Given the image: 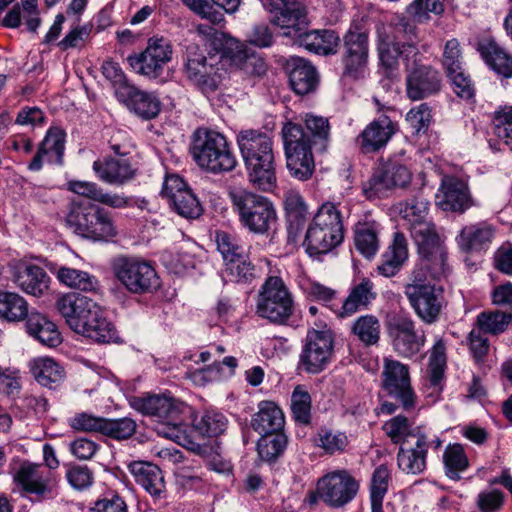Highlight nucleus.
<instances>
[{"instance_id": "nucleus-42", "label": "nucleus", "mask_w": 512, "mask_h": 512, "mask_svg": "<svg viewBox=\"0 0 512 512\" xmlns=\"http://www.w3.org/2000/svg\"><path fill=\"white\" fill-rule=\"evenodd\" d=\"M478 51L484 61L499 75L512 77V56L494 40L485 39L478 43Z\"/></svg>"}, {"instance_id": "nucleus-57", "label": "nucleus", "mask_w": 512, "mask_h": 512, "mask_svg": "<svg viewBox=\"0 0 512 512\" xmlns=\"http://www.w3.org/2000/svg\"><path fill=\"white\" fill-rule=\"evenodd\" d=\"M136 428V422L129 417L105 418L102 435L118 441L126 440L133 436Z\"/></svg>"}, {"instance_id": "nucleus-1", "label": "nucleus", "mask_w": 512, "mask_h": 512, "mask_svg": "<svg viewBox=\"0 0 512 512\" xmlns=\"http://www.w3.org/2000/svg\"><path fill=\"white\" fill-rule=\"evenodd\" d=\"M286 167L290 176L299 181L311 178L315 170L312 150L324 152L330 140L327 118L307 114L305 128L297 123L286 122L281 130Z\"/></svg>"}, {"instance_id": "nucleus-61", "label": "nucleus", "mask_w": 512, "mask_h": 512, "mask_svg": "<svg viewBox=\"0 0 512 512\" xmlns=\"http://www.w3.org/2000/svg\"><path fill=\"white\" fill-rule=\"evenodd\" d=\"M428 205L429 201L421 193L406 200L403 213L404 218L411 224L410 228H413L418 223H430L425 220L428 213Z\"/></svg>"}, {"instance_id": "nucleus-2", "label": "nucleus", "mask_w": 512, "mask_h": 512, "mask_svg": "<svg viewBox=\"0 0 512 512\" xmlns=\"http://www.w3.org/2000/svg\"><path fill=\"white\" fill-rule=\"evenodd\" d=\"M66 324L77 334L97 343L117 342V330L110 322L102 307L93 299L76 292L59 297L55 303Z\"/></svg>"}, {"instance_id": "nucleus-9", "label": "nucleus", "mask_w": 512, "mask_h": 512, "mask_svg": "<svg viewBox=\"0 0 512 512\" xmlns=\"http://www.w3.org/2000/svg\"><path fill=\"white\" fill-rule=\"evenodd\" d=\"M115 278L131 293H152L160 287L156 270L147 260L120 256L113 260Z\"/></svg>"}, {"instance_id": "nucleus-47", "label": "nucleus", "mask_w": 512, "mask_h": 512, "mask_svg": "<svg viewBox=\"0 0 512 512\" xmlns=\"http://www.w3.org/2000/svg\"><path fill=\"white\" fill-rule=\"evenodd\" d=\"M28 303L18 293L0 290V318L20 322L29 317Z\"/></svg>"}, {"instance_id": "nucleus-38", "label": "nucleus", "mask_w": 512, "mask_h": 512, "mask_svg": "<svg viewBox=\"0 0 512 512\" xmlns=\"http://www.w3.org/2000/svg\"><path fill=\"white\" fill-rule=\"evenodd\" d=\"M211 32L208 33L206 46L209 50V56H214L219 62L227 59L233 64L239 59V55L244 49L242 44L230 35L214 30L208 27Z\"/></svg>"}, {"instance_id": "nucleus-14", "label": "nucleus", "mask_w": 512, "mask_h": 512, "mask_svg": "<svg viewBox=\"0 0 512 512\" xmlns=\"http://www.w3.org/2000/svg\"><path fill=\"white\" fill-rule=\"evenodd\" d=\"M221 68L214 56L206 57L195 44L187 46L184 72L187 79L203 93L217 90Z\"/></svg>"}, {"instance_id": "nucleus-25", "label": "nucleus", "mask_w": 512, "mask_h": 512, "mask_svg": "<svg viewBox=\"0 0 512 512\" xmlns=\"http://www.w3.org/2000/svg\"><path fill=\"white\" fill-rule=\"evenodd\" d=\"M436 204L444 211L463 213L470 207L467 185L457 177L444 176L436 194Z\"/></svg>"}, {"instance_id": "nucleus-20", "label": "nucleus", "mask_w": 512, "mask_h": 512, "mask_svg": "<svg viewBox=\"0 0 512 512\" xmlns=\"http://www.w3.org/2000/svg\"><path fill=\"white\" fill-rule=\"evenodd\" d=\"M411 181L408 168L398 162L389 161L374 170L363 183V192L368 199L385 196L394 188H404Z\"/></svg>"}, {"instance_id": "nucleus-49", "label": "nucleus", "mask_w": 512, "mask_h": 512, "mask_svg": "<svg viewBox=\"0 0 512 512\" xmlns=\"http://www.w3.org/2000/svg\"><path fill=\"white\" fill-rule=\"evenodd\" d=\"M66 133L59 127H51L39 145L50 163L61 165L65 149Z\"/></svg>"}, {"instance_id": "nucleus-48", "label": "nucleus", "mask_w": 512, "mask_h": 512, "mask_svg": "<svg viewBox=\"0 0 512 512\" xmlns=\"http://www.w3.org/2000/svg\"><path fill=\"white\" fill-rule=\"evenodd\" d=\"M381 325L374 315L358 317L352 324L351 332L365 346L377 345L380 340Z\"/></svg>"}, {"instance_id": "nucleus-6", "label": "nucleus", "mask_w": 512, "mask_h": 512, "mask_svg": "<svg viewBox=\"0 0 512 512\" xmlns=\"http://www.w3.org/2000/svg\"><path fill=\"white\" fill-rule=\"evenodd\" d=\"M230 198L241 226L250 233L264 235L276 223L277 212L269 198L247 190L232 192Z\"/></svg>"}, {"instance_id": "nucleus-5", "label": "nucleus", "mask_w": 512, "mask_h": 512, "mask_svg": "<svg viewBox=\"0 0 512 512\" xmlns=\"http://www.w3.org/2000/svg\"><path fill=\"white\" fill-rule=\"evenodd\" d=\"M344 238L342 216L334 203H323L308 225L303 247L310 257L325 255Z\"/></svg>"}, {"instance_id": "nucleus-41", "label": "nucleus", "mask_w": 512, "mask_h": 512, "mask_svg": "<svg viewBox=\"0 0 512 512\" xmlns=\"http://www.w3.org/2000/svg\"><path fill=\"white\" fill-rule=\"evenodd\" d=\"M26 328L31 336L48 347H56L62 341L57 326L39 312H30Z\"/></svg>"}, {"instance_id": "nucleus-45", "label": "nucleus", "mask_w": 512, "mask_h": 512, "mask_svg": "<svg viewBox=\"0 0 512 512\" xmlns=\"http://www.w3.org/2000/svg\"><path fill=\"white\" fill-rule=\"evenodd\" d=\"M379 225L375 221H359L354 226L356 250L366 258L373 257L379 249Z\"/></svg>"}, {"instance_id": "nucleus-32", "label": "nucleus", "mask_w": 512, "mask_h": 512, "mask_svg": "<svg viewBox=\"0 0 512 512\" xmlns=\"http://www.w3.org/2000/svg\"><path fill=\"white\" fill-rule=\"evenodd\" d=\"M388 28L389 32L385 36L399 42L413 57L419 55L418 45L422 37L413 19L396 14L390 19Z\"/></svg>"}, {"instance_id": "nucleus-15", "label": "nucleus", "mask_w": 512, "mask_h": 512, "mask_svg": "<svg viewBox=\"0 0 512 512\" xmlns=\"http://www.w3.org/2000/svg\"><path fill=\"white\" fill-rule=\"evenodd\" d=\"M270 13V21L281 29L284 37L290 38L310 25L307 7L299 0H262Z\"/></svg>"}, {"instance_id": "nucleus-50", "label": "nucleus", "mask_w": 512, "mask_h": 512, "mask_svg": "<svg viewBox=\"0 0 512 512\" xmlns=\"http://www.w3.org/2000/svg\"><path fill=\"white\" fill-rule=\"evenodd\" d=\"M228 420L220 412L205 411L200 417L193 420L194 429L202 436L217 437L227 428Z\"/></svg>"}, {"instance_id": "nucleus-56", "label": "nucleus", "mask_w": 512, "mask_h": 512, "mask_svg": "<svg viewBox=\"0 0 512 512\" xmlns=\"http://www.w3.org/2000/svg\"><path fill=\"white\" fill-rule=\"evenodd\" d=\"M446 475L452 480H459L460 473L465 471L469 466L468 458L464 452L462 445H449L443 455Z\"/></svg>"}, {"instance_id": "nucleus-29", "label": "nucleus", "mask_w": 512, "mask_h": 512, "mask_svg": "<svg viewBox=\"0 0 512 512\" xmlns=\"http://www.w3.org/2000/svg\"><path fill=\"white\" fill-rule=\"evenodd\" d=\"M287 69L290 87L297 95L305 96L316 91L319 74L311 62L301 57H292L287 63Z\"/></svg>"}, {"instance_id": "nucleus-37", "label": "nucleus", "mask_w": 512, "mask_h": 512, "mask_svg": "<svg viewBox=\"0 0 512 512\" xmlns=\"http://www.w3.org/2000/svg\"><path fill=\"white\" fill-rule=\"evenodd\" d=\"M93 170L100 180L108 184H123L131 180L135 170L127 159L106 157L93 163Z\"/></svg>"}, {"instance_id": "nucleus-43", "label": "nucleus", "mask_w": 512, "mask_h": 512, "mask_svg": "<svg viewBox=\"0 0 512 512\" xmlns=\"http://www.w3.org/2000/svg\"><path fill=\"white\" fill-rule=\"evenodd\" d=\"M494 232L490 225L477 223L465 226L457 237V243L464 252L484 249L492 241Z\"/></svg>"}, {"instance_id": "nucleus-3", "label": "nucleus", "mask_w": 512, "mask_h": 512, "mask_svg": "<svg viewBox=\"0 0 512 512\" xmlns=\"http://www.w3.org/2000/svg\"><path fill=\"white\" fill-rule=\"evenodd\" d=\"M237 144L253 187L270 192L276 187V162L272 138L260 130H241Z\"/></svg>"}, {"instance_id": "nucleus-60", "label": "nucleus", "mask_w": 512, "mask_h": 512, "mask_svg": "<svg viewBox=\"0 0 512 512\" xmlns=\"http://www.w3.org/2000/svg\"><path fill=\"white\" fill-rule=\"evenodd\" d=\"M102 74L112 84L117 99L133 85L116 62L105 61L102 64Z\"/></svg>"}, {"instance_id": "nucleus-62", "label": "nucleus", "mask_w": 512, "mask_h": 512, "mask_svg": "<svg viewBox=\"0 0 512 512\" xmlns=\"http://www.w3.org/2000/svg\"><path fill=\"white\" fill-rule=\"evenodd\" d=\"M432 120L431 109L426 103H422L410 109L406 115V121L413 130V134L426 133Z\"/></svg>"}, {"instance_id": "nucleus-4", "label": "nucleus", "mask_w": 512, "mask_h": 512, "mask_svg": "<svg viewBox=\"0 0 512 512\" xmlns=\"http://www.w3.org/2000/svg\"><path fill=\"white\" fill-rule=\"evenodd\" d=\"M190 152L201 169L215 175L230 172L237 165L227 138L211 129L198 128L194 132Z\"/></svg>"}, {"instance_id": "nucleus-21", "label": "nucleus", "mask_w": 512, "mask_h": 512, "mask_svg": "<svg viewBox=\"0 0 512 512\" xmlns=\"http://www.w3.org/2000/svg\"><path fill=\"white\" fill-rule=\"evenodd\" d=\"M358 482L346 471H336L318 480L320 499L331 507H342L356 495Z\"/></svg>"}, {"instance_id": "nucleus-31", "label": "nucleus", "mask_w": 512, "mask_h": 512, "mask_svg": "<svg viewBox=\"0 0 512 512\" xmlns=\"http://www.w3.org/2000/svg\"><path fill=\"white\" fill-rule=\"evenodd\" d=\"M118 101L143 120L154 119L161 111V101L154 92L140 90L134 85Z\"/></svg>"}, {"instance_id": "nucleus-11", "label": "nucleus", "mask_w": 512, "mask_h": 512, "mask_svg": "<svg viewBox=\"0 0 512 512\" xmlns=\"http://www.w3.org/2000/svg\"><path fill=\"white\" fill-rule=\"evenodd\" d=\"M256 313L275 324H284L290 318L293 300L281 278L266 279L258 294Z\"/></svg>"}, {"instance_id": "nucleus-17", "label": "nucleus", "mask_w": 512, "mask_h": 512, "mask_svg": "<svg viewBox=\"0 0 512 512\" xmlns=\"http://www.w3.org/2000/svg\"><path fill=\"white\" fill-rule=\"evenodd\" d=\"M172 53L168 39L153 36L149 38L144 51L128 56L127 61L136 73L155 79L162 75L164 67L171 61Z\"/></svg>"}, {"instance_id": "nucleus-7", "label": "nucleus", "mask_w": 512, "mask_h": 512, "mask_svg": "<svg viewBox=\"0 0 512 512\" xmlns=\"http://www.w3.org/2000/svg\"><path fill=\"white\" fill-rule=\"evenodd\" d=\"M66 221L76 234L93 241H106L117 235L110 212L91 202H73Z\"/></svg>"}, {"instance_id": "nucleus-19", "label": "nucleus", "mask_w": 512, "mask_h": 512, "mask_svg": "<svg viewBox=\"0 0 512 512\" xmlns=\"http://www.w3.org/2000/svg\"><path fill=\"white\" fill-rule=\"evenodd\" d=\"M162 197L168 200L169 206L181 217L197 219L203 213V207L182 177L177 174L165 177Z\"/></svg>"}, {"instance_id": "nucleus-16", "label": "nucleus", "mask_w": 512, "mask_h": 512, "mask_svg": "<svg viewBox=\"0 0 512 512\" xmlns=\"http://www.w3.org/2000/svg\"><path fill=\"white\" fill-rule=\"evenodd\" d=\"M341 61L344 75L358 78L365 70L369 58V34L358 25H351L342 39Z\"/></svg>"}, {"instance_id": "nucleus-8", "label": "nucleus", "mask_w": 512, "mask_h": 512, "mask_svg": "<svg viewBox=\"0 0 512 512\" xmlns=\"http://www.w3.org/2000/svg\"><path fill=\"white\" fill-rule=\"evenodd\" d=\"M411 236L417 246L422 265L433 279L447 277L450 272L448 253L444 241L433 223H418L410 228Z\"/></svg>"}, {"instance_id": "nucleus-59", "label": "nucleus", "mask_w": 512, "mask_h": 512, "mask_svg": "<svg viewBox=\"0 0 512 512\" xmlns=\"http://www.w3.org/2000/svg\"><path fill=\"white\" fill-rule=\"evenodd\" d=\"M493 130L512 151V106L500 107L494 112Z\"/></svg>"}, {"instance_id": "nucleus-34", "label": "nucleus", "mask_w": 512, "mask_h": 512, "mask_svg": "<svg viewBox=\"0 0 512 512\" xmlns=\"http://www.w3.org/2000/svg\"><path fill=\"white\" fill-rule=\"evenodd\" d=\"M134 480L151 496L159 498L165 491V482L160 468L150 462L134 461L128 465Z\"/></svg>"}, {"instance_id": "nucleus-53", "label": "nucleus", "mask_w": 512, "mask_h": 512, "mask_svg": "<svg viewBox=\"0 0 512 512\" xmlns=\"http://www.w3.org/2000/svg\"><path fill=\"white\" fill-rule=\"evenodd\" d=\"M512 314L501 311H483L476 319L475 327L485 334L497 335L506 330Z\"/></svg>"}, {"instance_id": "nucleus-30", "label": "nucleus", "mask_w": 512, "mask_h": 512, "mask_svg": "<svg viewBox=\"0 0 512 512\" xmlns=\"http://www.w3.org/2000/svg\"><path fill=\"white\" fill-rule=\"evenodd\" d=\"M377 297L374 284L369 278H363L353 285L346 298L339 300V306L335 307V315L340 318H348L357 312L367 309Z\"/></svg>"}, {"instance_id": "nucleus-33", "label": "nucleus", "mask_w": 512, "mask_h": 512, "mask_svg": "<svg viewBox=\"0 0 512 512\" xmlns=\"http://www.w3.org/2000/svg\"><path fill=\"white\" fill-rule=\"evenodd\" d=\"M284 208L287 223L288 242L296 243L307 222V205L303 197L296 191L285 195Z\"/></svg>"}, {"instance_id": "nucleus-36", "label": "nucleus", "mask_w": 512, "mask_h": 512, "mask_svg": "<svg viewBox=\"0 0 512 512\" xmlns=\"http://www.w3.org/2000/svg\"><path fill=\"white\" fill-rule=\"evenodd\" d=\"M284 424L282 410L272 401H261L251 419V427L259 435L283 431Z\"/></svg>"}, {"instance_id": "nucleus-28", "label": "nucleus", "mask_w": 512, "mask_h": 512, "mask_svg": "<svg viewBox=\"0 0 512 512\" xmlns=\"http://www.w3.org/2000/svg\"><path fill=\"white\" fill-rule=\"evenodd\" d=\"M394 133L395 128L391 119L381 115L361 132L357 137V145L365 154L378 152L387 145Z\"/></svg>"}, {"instance_id": "nucleus-10", "label": "nucleus", "mask_w": 512, "mask_h": 512, "mask_svg": "<svg viewBox=\"0 0 512 512\" xmlns=\"http://www.w3.org/2000/svg\"><path fill=\"white\" fill-rule=\"evenodd\" d=\"M131 405L138 412L154 417L162 423L169 430L163 434L169 438L177 436V432L183 424L182 414L188 409L184 402L166 395L134 397Z\"/></svg>"}, {"instance_id": "nucleus-54", "label": "nucleus", "mask_w": 512, "mask_h": 512, "mask_svg": "<svg viewBox=\"0 0 512 512\" xmlns=\"http://www.w3.org/2000/svg\"><path fill=\"white\" fill-rule=\"evenodd\" d=\"M383 430L394 444H404L416 438L415 435L423 434L419 428L410 429L408 419L398 415L388 420L383 425Z\"/></svg>"}, {"instance_id": "nucleus-58", "label": "nucleus", "mask_w": 512, "mask_h": 512, "mask_svg": "<svg viewBox=\"0 0 512 512\" xmlns=\"http://www.w3.org/2000/svg\"><path fill=\"white\" fill-rule=\"evenodd\" d=\"M291 410L296 422L307 425L311 420V397L300 385L296 386L291 395Z\"/></svg>"}, {"instance_id": "nucleus-22", "label": "nucleus", "mask_w": 512, "mask_h": 512, "mask_svg": "<svg viewBox=\"0 0 512 512\" xmlns=\"http://www.w3.org/2000/svg\"><path fill=\"white\" fill-rule=\"evenodd\" d=\"M410 291L405 296L417 317L428 325L437 322L444 307L443 289L430 285Z\"/></svg>"}, {"instance_id": "nucleus-51", "label": "nucleus", "mask_w": 512, "mask_h": 512, "mask_svg": "<svg viewBox=\"0 0 512 512\" xmlns=\"http://www.w3.org/2000/svg\"><path fill=\"white\" fill-rule=\"evenodd\" d=\"M226 271L237 283L250 284L260 278L261 268L255 265L246 255L226 263Z\"/></svg>"}, {"instance_id": "nucleus-23", "label": "nucleus", "mask_w": 512, "mask_h": 512, "mask_svg": "<svg viewBox=\"0 0 512 512\" xmlns=\"http://www.w3.org/2000/svg\"><path fill=\"white\" fill-rule=\"evenodd\" d=\"M14 479L24 492L34 495L37 501L52 497L55 483L51 473L42 469L40 465L23 463Z\"/></svg>"}, {"instance_id": "nucleus-13", "label": "nucleus", "mask_w": 512, "mask_h": 512, "mask_svg": "<svg viewBox=\"0 0 512 512\" xmlns=\"http://www.w3.org/2000/svg\"><path fill=\"white\" fill-rule=\"evenodd\" d=\"M334 353V335L330 329H309L299 356L298 369L308 374L321 373Z\"/></svg>"}, {"instance_id": "nucleus-40", "label": "nucleus", "mask_w": 512, "mask_h": 512, "mask_svg": "<svg viewBox=\"0 0 512 512\" xmlns=\"http://www.w3.org/2000/svg\"><path fill=\"white\" fill-rule=\"evenodd\" d=\"M408 258V244L406 237L401 232H395L388 250L383 254L382 263L378 271L385 277H392L400 270Z\"/></svg>"}, {"instance_id": "nucleus-35", "label": "nucleus", "mask_w": 512, "mask_h": 512, "mask_svg": "<svg viewBox=\"0 0 512 512\" xmlns=\"http://www.w3.org/2000/svg\"><path fill=\"white\" fill-rule=\"evenodd\" d=\"M13 281L24 292L41 296L49 288L50 277L40 266L23 264L15 268Z\"/></svg>"}, {"instance_id": "nucleus-12", "label": "nucleus", "mask_w": 512, "mask_h": 512, "mask_svg": "<svg viewBox=\"0 0 512 512\" xmlns=\"http://www.w3.org/2000/svg\"><path fill=\"white\" fill-rule=\"evenodd\" d=\"M387 334L393 350L403 358H412L421 352L426 343L423 329L407 313H392L386 320Z\"/></svg>"}, {"instance_id": "nucleus-18", "label": "nucleus", "mask_w": 512, "mask_h": 512, "mask_svg": "<svg viewBox=\"0 0 512 512\" xmlns=\"http://www.w3.org/2000/svg\"><path fill=\"white\" fill-rule=\"evenodd\" d=\"M382 390L405 410L415 405V393L411 386L409 367L398 360L385 359L382 370Z\"/></svg>"}, {"instance_id": "nucleus-27", "label": "nucleus", "mask_w": 512, "mask_h": 512, "mask_svg": "<svg viewBox=\"0 0 512 512\" xmlns=\"http://www.w3.org/2000/svg\"><path fill=\"white\" fill-rule=\"evenodd\" d=\"M293 43L318 55L336 54L340 45V37L334 30L303 29L297 35L291 36Z\"/></svg>"}, {"instance_id": "nucleus-46", "label": "nucleus", "mask_w": 512, "mask_h": 512, "mask_svg": "<svg viewBox=\"0 0 512 512\" xmlns=\"http://www.w3.org/2000/svg\"><path fill=\"white\" fill-rule=\"evenodd\" d=\"M378 55L381 65L389 72L392 73L398 68L399 58L406 62L407 67L412 53L406 51L399 42H395L387 36L381 37L378 43Z\"/></svg>"}, {"instance_id": "nucleus-63", "label": "nucleus", "mask_w": 512, "mask_h": 512, "mask_svg": "<svg viewBox=\"0 0 512 512\" xmlns=\"http://www.w3.org/2000/svg\"><path fill=\"white\" fill-rule=\"evenodd\" d=\"M316 445L321 447L326 453L332 455L336 452L344 451L348 444V438L344 433H333L327 429H321L315 440Z\"/></svg>"}, {"instance_id": "nucleus-44", "label": "nucleus", "mask_w": 512, "mask_h": 512, "mask_svg": "<svg viewBox=\"0 0 512 512\" xmlns=\"http://www.w3.org/2000/svg\"><path fill=\"white\" fill-rule=\"evenodd\" d=\"M30 370L36 381L50 389H55L63 382L64 369L52 358L39 357L30 362Z\"/></svg>"}, {"instance_id": "nucleus-24", "label": "nucleus", "mask_w": 512, "mask_h": 512, "mask_svg": "<svg viewBox=\"0 0 512 512\" xmlns=\"http://www.w3.org/2000/svg\"><path fill=\"white\" fill-rule=\"evenodd\" d=\"M441 89V75L431 66L412 68L406 77V93L413 101L437 94Z\"/></svg>"}, {"instance_id": "nucleus-52", "label": "nucleus", "mask_w": 512, "mask_h": 512, "mask_svg": "<svg viewBox=\"0 0 512 512\" xmlns=\"http://www.w3.org/2000/svg\"><path fill=\"white\" fill-rule=\"evenodd\" d=\"M58 279L66 286L82 291H96L98 280L89 273L73 268L62 267L58 271Z\"/></svg>"}, {"instance_id": "nucleus-64", "label": "nucleus", "mask_w": 512, "mask_h": 512, "mask_svg": "<svg viewBox=\"0 0 512 512\" xmlns=\"http://www.w3.org/2000/svg\"><path fill=\"white\" fill-rule=\"evenodd\" d=\"M217 249L221 253L226 263H230L236 258L245 255L244 249L240 246L236 239L227 232L221 231L216 234Z\"/></svg>"}, {"instance_id": "nucleus-26", "label": "nucleus", "mask_w": 512, "mask_h": 512, "mask_svg": "<svg viewBox=\"0 0 512 512\" xmlns=\"http://www.w3.org/2000/svg\"><path fill=\"white\" fill-rule=\"evenodd\" d=\"M411 442L400 445L397 453V464L406 474L419 475L426 469L428 437L425 434L415 435Z\"/></svg>"}, {"instance_id": "nucleus-55", "label": "nucleus", "mask_w": 512, "mask_h": 512, "mask_svg": "<svg viewBox=\"0 0 512 512\" xmlns=\"http://www.w3.org/2000/svg\"><path fill=\"white\" fill-rule=\"evenodd\" d=\"M287 445V437L283 431L261 435L257 442V451L262 460L274 461L284 451Z\"/></svg>"}, {"instance_id": "nucleus-39", "label": "nucleus", "mask_w": 512, "mask_h": 512, "mask_svg": "<svg viewBox=\"0 0 512 512\" xmlns=\"http://www.w3.org/2000/svg\"><path fill=\"white\" fill-rule=\"evenodd\" d=\"M68 189L75 194L112 208H124L129 204L128 198L124 195L105 193L96 183L93 182L70 181L68 182Z\"/></svg>"}]
</instances>
